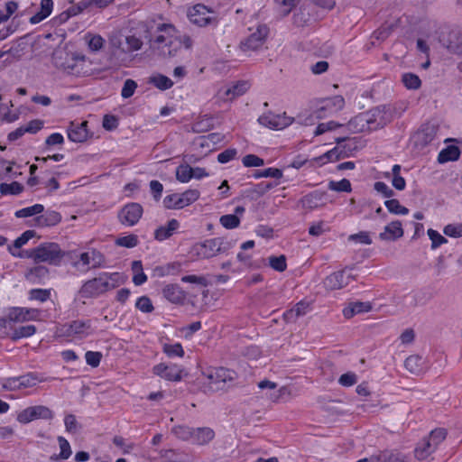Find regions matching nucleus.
Here are the masks:
<instances>
[{
  "label": "nucleus",
  "instance_id": "nucleus-1",
  "mask_svg": "<svg viewBox=\"0 0 462 462\" xmlns=\"http://www.w3.org/2000/svg\"><path fill=\"white\" fill-rule=\"evenodd\" d=\"M192 40L189 35H181L176 28L170 23H161L157 26L154 37L150 40L151 47L158 50L164 57H173L184 46L190 49Z\"/></svg>",
  "mask_w": 462,
  "mask_h": 462
},
{
  "label": "nucleus",
  "instance_id": "nucleus-2",
  "mask_svg": "<svg viewBox=\"0 0 462 462\" xmlns=\"http://www.w3.org/2000/svg\"><path fill=\"white\" fill-rule=\"evenodd\" d=\"M120 283V274L118 273H103L97 277L85 282L79 290V294L82 298H97L116 288Z\"/></svg>",
  "mask_w": 462,
  "mask_h": 462
},
{
  "label": "nucleus",
  "instance_id": "nucleus-3",
  "mask_svg": "<svg viewBox=\"0 0 462 462\" xmlns=\"http://www.w3.org/2000/svg\"><path fill=\"white\" fill-rule=\"evenodd\" d=\"M51 60L57 69L69 75L80 76L84 73L85 57L68 51L64 48L56 49Z\"/></svg>",
  "mask_w": 462,
  "mask_h": 462
},
{
  "label": "nucleus",
  "instance_id": "nucleus-4",
  "mask_svg": "<svg viewBox=\"0 0 462 462\" xmlns=\"http://www.w3.org/2000/svg\"><path fill=\"white\" fill-rule=\"evenodd\" d=\"M388 120L383 108L374 107L356 116L348 125L357 132L374 131L383 127Z\"/></svg>",
  "mask_w": 462,
  "mask_h": 462
},
{
  "label": "nucleus",
  "instance_id": "nucleus-5",
  "mask_svg": "<svg viewBox=\"0 0 462 462\" xmlns=\"http://www.w3.org/2000/svg\"><path fill=\"white\" fill-rule=\"evenodd\" d=\"M65 255L64 251L57 243H42L37 247L26 251V256L35 263H47L58 266Z\"/></svg>",
  "mask_w": 462,
  "mask_h": 462
},
{
  "label": "nucleus",
  "instance_id": "nucleus-6",
  "mask_svg": "<svg viewBox=\"0 0 462 462\" xmlns=\"http://www.w3.org/2000/svg\"><path fill=\"white\" fill-rule=\"evenodd\" d=\"M206 377L207 383H205L204 391L206 393H213L224 390L227 384L234 383L237 374L234 370L216 367L210 369Z\"/></svg>",
  "mask_w": 462,
  "mask_h": 462
},
{
  "label": "nucleus",
  "instance_id": "nucleus-7",
  "mask_svg": "<svg viewBox=\"0 0 462 462\" xmlns=\"http://www.w3.org/2000/svg\"><path fill=\"white\" fill-rule=\"evenodd\" d=\"M214 14L215 13L212 10L201 4L194 5L188 12L190 23L200 27L216 23L217 19Z\"/></svg>",
  "mask_w": 462,
  "mask_h": 462
},
{
  "label": "nucleus",
  "instance_id": "nucleus-8",
  "mask_svg": "<svg viewBox=\"0 0 462 462\" xmlns=\"http://www.w3.org/2000/svg\"><path fill=\"white\" fill-rule=\"evenodd\" d=\"M268 33L269 28L267 25L259 24L255 32L240 42L241 51L245 52L257 51L265 42Z\"/></svg>",
  "mask_w": 462,
  "mask_h": 462
},
{
  "label": "nucleus",
  "instance_id": "nucleus-9",
  "mask_svg": "<svg viewBox=\"0 0 462 462\" xmlns=\"http://www.w3.org/2000/svg\"><path fill=\"white\" fill-rule=\"evenodd\" d=\"M53 418V412L51 409L43 405H35L28 407L17 415V420L20 423L26 424L34 420H51Z\"/></svg>",
  "mask_w": 462,
  "mask_h": 462
},
{
  "label": "nucleus",
  "instance_id": "nucleus-10",
  "mask_svg": "<svg viewBox=\"0 0 462 462\" xmlns=\"http://www.w3.org/2000/svg\"><path fill=\"white\" fill-rule=\"evenodd\" d=\"M105 262L103 254L96 249H91L90 251L81 253L79 261L73 262L72 265L78 269L82 266L86 267V270H89L103 267Z\"/></svg>",
  "mask_w": 462,
  "mask_h": 462
},
{
  "label": "nucleus",
  "instance_id": "nucleus-11",
  "mask_svg": "<svg viewBox=\"0 0 462 462\" xmlns=\"http://www.w3.org/2000/svg\"><path fill=\"white\" fill-rule=\"evenodd\" d=\"M61 331L68 337H87L94 333L90 320L77 319L62 326Z\"/></svg>",
  "mask_w": 462,
  "mask_h": 462
},
{
  "label": "nucleus",
  "instance_id": "nucleus-12",
  "mask_svg": "<svg viewBox=\"0 0 462 462\" xmlns=\"http://www.w3.org/2000/svg\"><path fill=\"white\" fill-rule=\"evenodd\" d=\"M259 124L271 129H283L292 124L293 118L287 116L285 113L282 115H275L267 113L258 118Z\"/></svg>",
  "mask_w": 462,
  "mask_h": 462
},
{
  "label": "nucleus",
  "instance_id": "nucleus-13",
  "mask_svg": "<svg viewBox=\"0 0 462 462\" xmlns=\"http://www.w3.org/2000/svg\"><path fill=\"white\" fill-rule=\"evenodd\" d=\"M143 215V207L138 203L126 204L119 212L118 217L122 224L134 226Z\"/></svg>",
  "mask_w": 462,
  "mask_h": 462
},
{
  "label": "nucleus",
  "instance_id": "nucleus-14",
  "mask_svg": "<svg viewBox=\"0 0 462 462\" xmlns=\"http://www.w3.org/2000/svg\"><path fill=\"white\" fill-rule=\"evenodd\" d=\"M153 373L168 381L178 382L182 379L184 370L175 364H159L153 367Z\"/></svg>",
  "mask_w": 462,
  "mask_h": 462
},
{
  "label": "nucleus",
  "instance_id": "nucleus-15",
  "mask_svg": "<svg viewBox=\"0 0 462 462\" xmlns=\"http://www.w3.org/2000/svg\"><path fill=\"white\" fill-rule=\"evenodd\" d=\"M345 106V99L342 96H334L321 101L320 106L316 111L318 118H322L328 115H332L340 111Z\"/></svg>",
  "mask_w": 462,
  "mask_h": 462
},
{
  "label": "nucleus",
  "instance_id": "nucleus-16",
  "mask_svg": "<svg viewBox=\"0 0 462 462\" xmlns=\"http://www.w3.org/2000/svg\"><path fill=\"white\" fill-rule=\"evenodd\" d=\"M352 275L346 273V270L334 272L324 280V286L330 291L340 290L349 284Z\"/></svg>",
  "mask_w": 462,
  "mask_h": 462
},
{
  "label": "nucleus",
  "instance_id": "nucleus-17",
  "mask_svg": "<svg viewBox=\"0 0 462 462\" xmlns=\"http://www.w3.org/2000/svg\"><path fill=\"white\" fill-rule=\"evenodd\" d=\"M301 205L307 209H315L328 203V193L323 190H314L300 199Z\"/></svg>",
  "mask_w": 462,
  "mask_h": 462
},
{
  "label": "nucleus",
  "instance_id": "nucleus-18",
  "mask_svg": "<svg viewBox=\"0 0 462 462\" xmlns=\"http://www.w3.org/2000/svg\"><path fill=\"white\" fill-rule=\"evenodd\" d=\"M249 88L250 83L248 81L240 80L226 89H220L218 96L223 100H233L244 95Z\"/></svg>",
  "mask_w": 462,
  "mask_h": 462
},
{
  "label": "nucleus",
  "instance_id": "nucleus-19",
  "mask_svg": "<svg viewBox=\"0 0 462 462\" xmlns=\"http://www.w3.org/2000/svg\"><path fill=\"white\" fill-rule=\"evenodd\" d=\"M216 437V433L210 427H197L193 430L191 444L195 446H207Z\"/></svg>",
  "mask_w": 462,
  "mask_h": 462
},
{
  "label": "nucleus",
  "instance_id": "nucleus-20",
  "mask_svg": "<svg viewBox=\"0 0 462 462\" xmlns=\"http://www.w3.org/2000/svg\"><path fill=\"white\" fill-rule=\"evenodd\" d=\"M88 122H71L68 128V138L74 143L85 142L88 137Z\"/></svg>",
  "mask_w": 462,
  "mask_h": 462
},
{
  "label": "nucleus",
  "instance_id": "nucleus-21",
  "mask_svg": "<svg viewBox=\"0 0 462 462\" xmlns=\"http://www.w3.org/2000/svg\"><path fill=\"white\" fill-rule=\"evenodd\" d=\"M165 299L173 304H183L186 300V292L177 284H167L162 289Z\"/></svg>",
  "mask_w": 462,
  "mask_h": 462
},
{
  "label": "nucleus",
  "instance_id": "nucleus-22",
  "mask_svg": "<svg viewBox=\"0 0 462 462\" xmlns=\"http://www.w3.org/2000/svg\"><path fill=\"white\" fill-rule=\"evenodd\" d=\"M403 228L400 220H395L385 226L379 238L383 241H394L403 236Z\"/></svg>",
  "mask_w": 462,
  "mask_h": 462
},
{
  "label": "nucleus",
  "instance_id": "nucleus-23",
  "mask_svg": "<svg viewBox=\"0 0 462 462\" xmlns=\"http://www.w3.org/2000/svg\"><path fill=\"white\" fill-rule=\"evenodd\" d=\"M370 462H405V457L393 449H384L370 457Z\"/></svg>",
  "mask_w": 462,
  "mask_h": 462
},
{
  "label": "nucleus",
  "instance_id": "nucleus-24",
  "mask_svg": "<svg viewBox=\"0 0 462 462\" xmlns=\"http://www.w3.org/2000/svg\"><path fill=\"white\" fill-rule=\"evenodd\" d=\"M217 243L218 242L216 241V238H212L197 245L195 246L197 254L204 259H208L217 255L218 254Z\"/></svg>",
  "mask_w": 462,
  "mask_h": 462
},
{
  "label": "nucleus",
  "instance_id": "nucleus-25",
  "mask_svg": "<svg viewBox=\"0 0 462 462\" xmlns=\"http://www.w3.org/2000/svg\"><path fill=\"white\" fill-rule=\"evenodd\" d=\"M180 227V223L177 219L172 218L168 221L166 226H161L154 231V238L157 241H163L174 234V232Z\"/></svg>",
  "mask_w": 462,
  "mask_h": 462
},
{
  "label": "nucleus",
  "instance_id": "nucleus-26",
  "mask_svg": "<svg viewBox=\"0 0 462 462\" xmlns=\"http://www.w3.org/2000/svg\"><path fill=\"white\" fill-rule=\"evenodd\" d=\"M444 44L451 53L462 55V32L451 31Z\"/></svg>",
  "mask_w": 462,
  "mask_h": 462
},
{
  "label": "nucleus",
  "instance_id": "nucleus-27",
  "mask_svg": "<svg viewBox=\"0 0 462 462\" xmlns=\"http://www.w3.org/2000/svg\"><path fill=\"white\" fill-rule=\"evenodd\" d=\"M371 309L372 306L369 302H351L343 310V315L346 319H351L356 314L368 312Z\"/></svg>",
  "mask_w": 462,
  "mask_h": 462
},
{
  "label": "nucleus",
  "instance_id": "nucleus-28",
  "mask_svg": "<svg viewBox=\"0 0 462 462\" xmlns=\"http://www.w3.org/2000/svg\"><path fill=\"white\" fill-rule=\"evenodd\" d=\"M309 304L304 301L298 302L292 309L283 313V319L286 322H295L299 317L304 316L309 310Z\"/></svg>",
  "mask_w": 462,
  "mask_h": 462
},
{
  "label": "nucleus",
  "instance_id": "nucleus-29",
  "mask_svg": "<svg viewBox=\"0 0 462 462\" xmlns=\"http://www.w3.org/2000/svg\"><path fill=\"white\" fill-rule=\"evenodd\" d=\"M460 157V150L456 145H448L442 149L438 155V162L439 163H446L448 162L457 161Z\"/></svg>",
  "mask_w": 462,
  "mask_h": 462
},
{
  "label": "nucleus",
  "instance_id": "nucleus-30",
  "mask_svg": "<svg viewBox=\"0 0 462 462\" xmlns=\"http://www.w3.org/2000/svg\"><path fill=\"white\" fill-rule=\"evenodd\" d=\"M52 7V0H42L41 10L30 18V23L32 24H36L43 21L51 14Z\"/></svg>",
  "mask_w": 462,
  "mask_h": 462
},
{
  "label": "nucleus",
  "instance_id": "nucleus-31",
  "mask_svg": "<svg viewBox=\"0 0 462 462\" xmlns=\"http://www.w3.org/2000/svg\"><path fill=\"white\" fill-rule=\"evenodd\" d=\"M35 221L39 226H51L61 221V216L56 211H48L44 215L36 217Z\"/></svg>",
  "mask_w": 462,
  "mask_h": 462
},
{
  "label": "nucleus",
  "instance_id": "nucleus-32",
  "mask_svg": "<svg viewBox=\"0 0 462 462\" xmlns=\"http://www.w3.org/2000/svg\"><path fill=\"white\" fill-rule=\"evenodd\" d=\"M84 40L89 51L92 52H97L101 51L106 43L105 39L101 35L92 32L86 33Z\"/></svg>",
  "mask_w": 462,
  "mask_h": 462
},
{
  "label": "nucleus",
  "instance_id": "nucleus-33",
  "mask_svg": "<svg viewBox=\"0 0 462 462\" xmlns=\"http://www.w3.org/2000/svg\"><path fill=\"white\" fill-rule=\"evenodd\" d=\"M435 450L436 448L432 447V445L426 439V438H423L415 448L414 455L417 459L424 460L428 457H430Z\"/></svg>",
  "mask_w": 462,
  "mask_h": 462
},
{
  "label": "nucleus",
  "instance_id": "nucleus-34",
  "mask_svg": "<svg viewBox=\"0 0 462 462\" xmlns=\"http://www.w3.org/2000/svg\"><path fill=\"white\" fill-rule=\"evenodd\" d=\"M37 331V328L34 325H25L15 328L11 334H9L10 338L13 341H17L21 338H25L32 337Z\"/></svg>",
  "mask_w": 462,
  "mask_h": 462
},
{
  "label": "nucleus",
  "instance_id": "nucleus-35",
  "mask_svg": "<svg viewBox=\"0 0 462 462\" xmlns=\"http://www.w3.org/2000/svg\"><path fill=\"white\" fill-rule=\"evenodd\" d=\"M422 358L418 355L410 356L404 362L405 368L411 374H415L422 371Z\"/></svg>",
  "mask_w": 462,
  "mask_h": 462
},
{
  "label": "nucleus",
  "instance_id": "nucleus-36",
  "mask_svg": "<svg viewBox=\"0 0 462 462\" xmlns=\"http://www.w3.org/2000/svg\"><path fill=\"white\" fill-rule=\"evenodd\" d=\"M200 192L195 189H189L179 193L181 208L188 207L199 199Z\"/></svg>",
  "mask_w": 462,
  "mask_h": 462
},
{
  "label": "nucleus",
  "instance_id": "nucleus-37",
  "mask_svg": "<svg viewBox=\"0 0 462 462\" xmlns=\"http://www.w3.org/2000/svg\"><path fill=\"white\" fill-rule=\"evenodd\" d=\"M132 271L134 272L133 282L136 286L143 284L147 281V276L143 273L142 262L139 260L132 263Z\"/></svg>",
  "mask_w": 462,
  "mask_h": 462
},
{
  "label": "nucleus",
  "instance_id": "nucleus-38",
  "mask_svg": "<svg viewBox=\"0 0 462 462\" xmlns=\"http://www.w3.org/2000/svg\"><path fill=\"white\" fill-rule=\"evenodd\" d=\"M193 427L187 425H178L172 429V433L176 438L183 441H189L191 443L193 435Z\"/></svg>",
  "mask_w": 462,
  "mask_h": 462
},
{
  "label": "nucleus",
  "instance_id": "nucleus-39",
  "mask_svg": "<svg viewBox=\"0 0 462 462\" xmlns=\"http://www.w3.org/2000/svg\"><path fill=\"white\" fill-rule=\"evenodd\" d=\"M26 308H13L9 310L7 317L5 318L8 320L9 326L12 322H24L28 320Z\"/></svg>",
  "mask_w": 462,
  "mask_h": 462
},
{
  "label": "nucleus",
  "instance_id": "nucleus-40",
  "mask_svg": "<svg viewBox=\"0 0 462 462\" xmlns=\"http://www.w3.org/2000/svg\"><path fill=\"white\" fill-rule=\"evenodd\" d=\"M149 83L161 90H167L173 86L172 80L162 74H156L150 78Z\"/></svg>",
  "mask_w": 462,
  "mask_h": 462
},
{
  "label": "nucleus",
  "instance_id": "nucleus-41",
  "mask_svg": "<svg viewBox=\"0 0 462 462\" xmlns=\"http://www.w3.org/2000/svg\"><path fill=\"white\" fill-rule=\"evenodd\" d=\"M392 33V27L386 26V27H381L374 31L371 36V42L370 44L372 46H375L383 41H385L390 34Z\"/></svg>",
  "mask_w": 462,
  "mask_h": 462
},
{
  "label": "nucleus",
  "instance_id": "nucleus-42",
  "mask_svg": "<svg viewBox=\"0 0 462 462\" xmlns=\"http://www.w3.org/2000/svg\"><path fill=\"white\" fill-rule=\"evenodd\" d=\"M384 206L388 209V211L394 215H407L409 213V209L401 205L398 199H392L384 201Z\"/></svg>",
  "mask_w": 462,
  "mask_h": 462
},
{
  "label": "nucleus",
  "instance_id": "nucleus-43",
  "mask_svg": "<svg viewBox=\"0 0 462 462\" xmlns=\"http://www.w3.org/2000/svg\"><path fill=\"white\" fill-rule=\"evenodd\" d=\"M193 168L189 164H180L176 169V178L179 181L186 183L193 178Z\"/></svg>",
  "mask_w": 462,
  "mask_h": 462
},
{
  "label": "nucleus",
  "instance_id": "nucleus-44",
  "mask_svg": "<svg viewBox=\"0 0 462 462\" xmlns=\"http://www.w3.org/2000/svg\"><path fill=\"white\" fill-rule=\"evenodd\" d=\"M48 273H49L48 268H46L45 266H42V265H38L33 268H31L27 272L26 278H27V280H29L32 282H38L37 280H41V279L46 277L48 275Z\"/></svg>",
  "mask_w": 462,
  "mask_h": 462
},
{
  "label": "nucleus",
  "instance_id": "nucleus-45",
  "mask_svg": "<svg viewBox=\"0 0 462 462\" xmlns=\"http://www.w3.org/2000/svg\"><path fill=\"white\" fill-rule=\"evenodd\" d=\"M43 210H44L43 205L35 204L33 206L23 208L22 209L17 210L14 215L18 218H23V217H32V216L41 214L43 212Z\"/></svg>",
  "mask_w": 462,
  "mask_h": 462
},
{
  "label": "nucleus",
  "instance_id": "nucleus-46",
  "mask_svg": "<svg viewBox=\"0 0 462 462\" xmlns=\"http://www.w3.org/2000/svg\"><path fill=\"white\" fill-rule=\"evenodd\" d=\"M402 81L408 89H418L421 86V80L414 73H404Z\"/></svg>",
  "mask_w": 462,
  "mask_h": 462
},
{
  "label": "nucleus",
  "instance_id": "nucleus-47",
  "mask_svg": "<svg viewBox=\"0 0 462 462\" xmlns=\"http://www.w3.org/2000/svg\"><path fill=\"white\" fill-rule=\"evenodd\" d=\"M447 432L444 429H435L430 431L428 437H425L426 439L435 448L446 439Z\"/></svg>",
  "mask_w": 462,
  "mask_h": 462
},
{
  "label": "nucleus",
  "instance_id": "nucleus-48",
  "mask_svg": "<svg viewBox=\"0 0 462 462\" xmlns=\"http://www.w3.org/2000/svg\"><path fill=\"white\" fill-rule=\"evenodd\" d=\"M219 223L226 229H234L240 226V217L236 215H223L219 218Z\"/></svg>",
  "mask_w": 462,
  "mask_h": 462
},
{
  "label": "nucleus",
  "instance_id": "nucleus-49",
  "mask_svg": "<svg viewBox=\"0 0 462 462\" xmlns=\"http://www.w3.org/2000/svg\"><path fill=\"white\" fill-rule=\"evenodd\" d=\"M109 44L114 51H120L124 53V49H125V39H123V35L120 32H113L109 36Z\"/></svg>",
  "mask_w": 462,
  "mask_h": 462
},
{
  "label": "nucleus",
  "instance_id": "nucleus-50",
  "mask_svg": "<svg viewBox=\"0 0 462 462\" xmlns=\"http://www.w3.org/2000/svg\"><path fill=\"white\" fill-rule=\"evenodd\" d=\"M125 49L124 53H129L141 50L143 42L134 35H128L125 38Z\"/></svg>",
  "mask_w": 462,
  "mask_h": 462
},
{
  "label": "nucleus",
  "instance_id": "nucleus-51",
  "mask_svg": "<svg viewBox=\"0 0 462 462\" xmlns=\"http://www.w3.org/2000/svg\"><path fill=\"white\" fill-rule=\"evenodd\" d=\"M330 190L337 192H351V183L347 179H342L339 181L331 180L328 185Z\"/></svg>",
  "mask_w": 462,
  "mask_h": 462
},
{
  "label": "nucleus",
  "instance_id": "nucleus-52",
  "mask_svg": "<svg viewBox=\"0 0 462 462\" xmlns=\"http://www.w3.org/2000/svg\"><path fill=\"white\" fill-rule=\"evenodd\" d=\"M23 190V187L22 184H20L17 181H14L10 184L7 183H2L0 185V192L3 195L6 194H12V195H18Z\"/></svg>",
  "mask_w": 462,
  "mask_h": 462
},
{
  "label": "nucleus",
  "instance_id": "nucleus-53",
  "mask_svg": "<svg viewBox=\"0 0 462 462\" xmlns=\"http://www.w3.org/2000/svg\"><path fill=\"white\" fill-rule=\"evenodd\" d=\"M18 9V4L14 1L5 3V10H0V24L7 22Z\"/></svg>",
  "mask_w": 462,
  "mask_h": 462
},
{
  "label": "nucleus",
  "instance_id": "nucleus-54",
  "mask_svg": "<svg viewBox=\"0 0 462 462\" xmlns=\"http://www.w3.org/2000/svg\"><path fill=\"white\" fill-rule=\"evenodd\" d=\"M138 236L136 235L131 234L125 236L118 237L116 240V245L118 246L125 247V248H133L138 245Z\"/></svg>",
  "mask_w": 462,
  "mask_h": 462
},
{
  "label": "nucleus",
  "instance_id": "nucleus-55",
  "mask_svg": "<svg viewBox=\"0 0 462 462\" xmlns=\"http://www.w3.org/2000/svg\"><path fill=\"white\" fill-rule=\"evenodd\" d=\"M51 297V291L46 289H32L29 291V299L40 302L47 301Z\"/></svg>",
  "mask_w": 462,
  "mask_h": 462
},
{
  "label": "nucleus",
  "instance_id": "nucleus-56",
  "mask_svg": "<svg viewBox=\"0 0 462 462\" xmlns=\"http://www.w3.org/2000/svg\"><path fill=\"white\" fill-rule=\"evenodd\" d=\"M163 352L169 356H179L182 357L184 356V350L182 348L181 344H164L163 345Z\"/></svg>",
  "mask_w": 462,
  "mask_h": 462
},
{
  "label": "nucleus",
  "instance_id": "nucleus-57",
  "mask_svg": "<svg viewBox=\"0 0 462 462\" xmlns=\"http://www.w3.org/2000/svg\"><path fill=\"white\" fill-rule=\"evenodd\" d=\"M254 178H274L281 179L282 177V171L277 168H267L262 171H257L254 173Z\"/></svg>",
  "mask_w": 462,
  "mask_h": 462
},
{
  "label": "nucleus",
  "instance_id": "nucleus-58",
  "mask_svg": "<svg viewBox=\"0 0 462 462\" xmlns=\"http://www.w3.org/2000/svg\"><path fill=\"white\" fill-rule=\"evenodd\" d=\"M270 266L278 272H283L287 268L286 257L284 255L269 257Z\"/></svg>",
  "mask_w": 462,
  "mask_h": 462
},
{
  "label": "nucleus",
  "instance_id": "nucleus-59",
  "mask_svg": "<svg viewBox=\"0 0 462 462\" xmlns=\"http://www.w3.org/2000/svg\"><path fill=\"white\" fill-rule=\"evenodd\" d=\"M163 205L168 209H181L179 193H173L163 199Z\"/></svg>",
  "mask_w": 462,
  "mask_h": 462
},
{
  "label": "nucleus",
  "instance_id": "nucleus-60",
  "mask_svg": "<svg viewBox=\"0 0 462 462\" xmlns=\"http://www.w3.org/2000/svg\"><path fill=\"white\" fill-rule=\"evenodd\" d=\"M428 236L431 240V249H436L443 244H446L448 240L441 236L438 231L430 228L428 230Z\"/></svg>",
  "mask_w": 462,
  "mask_h": 462
},
{
  "label": "nucleus",
  "instance_id": "nucleus-61",
  "mask_svg": "<svg viewBox=\"0 0 462 462\" xmlns=\"http://www.w3.org/2000/svg\"><path fill=\"white\" fill-rule=\"evenodd\" d=\"M135 307L143 313H151L154 310L152 300L147 296L138 298Z\"/></svg>",
  "mask_w": 462,
  "mask_h": 462
},
{
  "label": "nucleus",
  "instance_id": "nucleus-62",
  "mask_svg": "<svg viewBox=\"0 0 462 462\" xmlns=\"http://www.w3.org/2000/svg\"><path fill=\"white\" fill-rule=\"evenodd\" d=\"M348 241L359 243L362 245H371L372 244V239L370 237L369 232H367V231H360L357 234L350 235L348 236Z\"/></svg>",
  "mask_w": 462,
  "mask_h": 462
},
{
  "label": "nucleus",
  "instance_id": "nucleus-63",
  "mask_svg": "<svg viewBox=\"0 0 462 462\" xmlns=\"http://www.w3.org/2000/svg\"><path fill=\"white\" fill-rule=\"evenodd\" d=\"M58 442L60 448L59 457L60 459H68L71 455V448L69 441L65 438L60 436L58 437Z\"/></svg>",
  "mask_w": 462,
  "mask_h": 462
},
{
  "label": "nucleus",
  "instance_id": "nucleus-64",
  "mask_svg": "<svg viewBox=\"0 0 462 462\" xmlns=\"http://www.w3.org/2000/svg\"><path fill=\"white\" fill-rule=\"evenodd\" d=\"M443 232L446 236L450 237H461L462 236V224H449L447 225Z\"/></svg>",
  "mask_w": 462,
  "mask_h": 462
}]
</instances>
